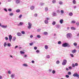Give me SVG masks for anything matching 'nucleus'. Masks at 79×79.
Here are the masks:
<instances>
[{"label":"nucleus","instance_id":"17","mask_svg":"<svg viewBox=\"0 0 79 79\" xmlns=\"http://www.w3.org/2000/svg\"><path fill=\"white\" fill-rule=\"evenodd\" d=\"M71 23H72V24H74V23H76V21L75 20L72 21L71 22Z\"/></svg>","mask_w":79,"mask_h":79},{"label":"nucleus","instance_id":"25","mask_svg":"<svg viewBox=\"0 0 79 79\" xmlns=\"http://www.w3.org/2000/svg\"><path fill=\"white\" fill-rule=\"evenodd\" d=\"M77 43H73V45H74V46H77Z\"/></svg>","mask_w":79,"mask_h":79},{"label":"nucleus","instance_id":"34","mask_svg":"<svg viewBox=\"0 0 79 79\" xmlns=\"http://www.w3.org/2000/svg\"><path fill=\"white\" fill-rule=\"evenodd\" d=\"M22 15H20L19 16V18H21V17H22Z\"/></svg>","mask_w":79,"mask_h":79},{"label":"nucleus","instance_id":"35","mask_svg":"<svg viewBox=\"0 0 79 79\" xmlns=\"http://www.w3.org/2000/svg\"><path fill=\"white\" fill-rule=\"evenodd\" d=\"M21 33L22 34H25V32H24V31H22Z\"/></svg>","mask_w":79,"mask_h":79},{"label":"nucleus","instance_id":"26","mask_svg":"<svg viewBox=\"0 0 79 79\" xmlns=\"http://www.w3.org/2000/svg\"><path fill=\"white\" fill-rule=\"evenodd\" d=\"M37 38H40L41 37V36H40V35H38L37 36Z\"/></svg>","mask_w":79,"mask_h":79},{"label":"nucleus","instance_id":"48","mask_svg":"<svg viewBox=\"0 0 79 79\" xmlns=\"http://www.w3.org/2000/svg\"><path fill=\"white\" fill-rule=\"evenodd\" d=\"M5 39H6V40H8V37H5Z\"/></svg>","mask_w":79,"mask_h":79},{"label":"nucleus","instance_id":"14","mask_svg":"<svg viewBox=\"0 0 79 79\" xmlns=\"http://www.w3.org/2000/svg\"><path fill=\"white\" fill-rule=\"evenodd\" d=\"M73 4H76V0H73Z\"/></svg>","mask_w":79,"mask_h":79},{"label":"nucleus","instance_id":"56","mask_svg":"<svg viewBox=\"0 0 79 79\" xmlns=\"http://www.w3.org/2000/svg\"><path fill=\"white\" fill-rule=\"evenodd\" d=\"M8 73L9 74H11V71H9Z\"/></svg>","mask_w":79,"mask_h":79},{"label":"nucleus","instance_id":"57","mask_svg":"<svg viewBox=\"0 0 79 79\" xmlns=\"http://www.w3.org/2000/svg\"><path fill=\"white\" fill-rule=\"evenodd\" d=\"M31 63H35V62L34 60H32L31 61Z\"/></svg>","mask_w":79,"mask_h":79},{"label":"nucleus","instance_id":"10","mask_svg":"<svg viewBox=\"0 0 79 79\" xmlns=\"http://www.w3.org/2000/svg\"><path fill=\"white\" fill-rule=\"evenodd\" d=\"M60 24H63V19H60Z\"/></svg>","mask_w":79,"mask_h":79},{"label":"nucleus","instance_id":"52","mask_svg":"<svg viewBox=\"0 0 79 79\" xmlns=\"http://www.w3.org/2000/svg\"><path fill=\"white\" fill-rule=\"evenodd\" d=\"M34 16H35V17H37V14H35V15H34Z\"/></svg>","mask_w":79,"mask_h":79},{"label":"nucleus","instance_id":"45","mask_svg":"<svg viewBox=\"0 0 79 79\" xmlns=\"http://www.w3.org/2000/svg\"><path fill=\"white\" fill-rule=\"evenodd\" d=\"M10 16H13V13H10Z\"/></svg>","mask_w":79,"mask_h":79},{"label":"nucleus","instance_id":"47","mask_svg":"<svg viewBox=\"0 0 79 79\" xmlns=\"http://www.w3.org/2000/svg\"><path fill=\"white\" fill-rule=\"evenodd\" d=\"M16 11L17 13H19V12H20V10H16Z\"/></svg>","mask_w":79,"mask_h":79},{"label":"nucleus","instance_id":"15","mask_svg":"<svg viewBox=\"0 0 79 79\" xmlns=\"http://www.w3.org/2000/svg\"><path fill=\"white\" fill-rule=\"evenodd\" d=\"M44 3H42V2H41L40 3V6H43L44 5Z\"/></svg>","mask_w":79,"mask_h":79},{"label":"nucleus","instance_id":"49","mask_svg":"<svg viewBox=\"0 0 79 79\" xmlns=\"http://www.w3.org/2000/svg\"><path fill=\"white\" fill-rule=\"evenodd\" d=\"M39 52H40V51L39 50H36V53H39Z\"/></svg>","mask_w":79,"mask_h":79},{"label":"nucleus","instance_id":"11","mask_svg":"<svg viewBox=\"0 0 79 79\" xmlns=\"http://www.w3.org/2000/svg\"><path fill=\"white\" fill-rule=\"evenodd\" d=\"M1 27L3 28H6L7 27V26L1 25Z\"/></svg>","mask_w":79,"mask_h":79},{"label":"nucleus","instance_id":"31","mask_svg":"<svg viewBox=\"0 0 79 79\" xmlns=\"http://www.w3.org/2000/svg\"><path fill=\"white\" fill-rule=\"evenodd\" d=\"M56 63L57 64H59V63H60V61H59V60L57 61L56 62Z\"/></svg>","mask_w":79,"mask_h":79},{"label":"nucleus","instance_id":"54","mask_svg":"<svg viewBox=\"0 0 79 79\" xmlns=\"http://www.w3.org/2000/svg\"><path fill=\"white\" fill-rule=\"evenodd\" d=\"M72 66L73 67H75V65L74 64H72Z\"/></svg>","mask_w":79,"mask_h":79},{"label":"nucleus","instance_id":"53","mask_svg":"<svg viewBox=\"0 0 79 79\" xmlns=\"http://www.w3.org/2000/svg\"><path fill=\"white\" fill-rule=\"evenodd\" d=\"M30 37L31 38H32V37H33V36L32 35H31L30 36Z\"/></svg>","mask_w":79,"mask_h":79},{"label":"nucleus","instance_id":"20","mask_svg":"<svg viewBox=\"0 0 79 79\" xmlns=\"http://www.w3.org/2000/svg\"><path fill=\"white\" fill-rule=\"evenodd\" d=\"M14 76H15V75L11 74V75L10 77H11L12 78H14Z\"/></svg>","mask_w":79,"mask_h":79},{"label":"nucleus","instance_id":"23","mask_svg":"<svg viewBox=\"0 0 79 79\" xmlns=\"http://www.w3.org/2000/svg\"><path fill=\"white\" fill-rule=\"evenodd\" d=\"M56 24V22L55 21H53L52 23L53 25H55Z\"/></svg>","mask_w":79,"mask_h":79},{"label":"nucleus","instance_id":"6","mask_svg":"<svg viewBox=\"0 0 79 79\" xmlns=\"http://www.w3.org/2000/svg\"><path fill=\"white\" fill-rule=\"evenodd\" d=\"M13 37L11 36V35H10L9 36V39L10 42H11V39H12Z\"/></svg>","mask_w":79,"mask_h":79},{"label":"nucleus","instance_id":"55","mask_svg":"<svg viewBox=\"0 0 79 79\" xmlns=\"http://www.w3.org/2000/svg\"><path fill=\"white\" fill-rule=\"evenodd\" d=\"M47 58H50V56L48 55L47 56Z\"/></svg>","mask_w":79,"mask_h":79},{"label":"nucleus","instance_id":"33","mask_svg":"<svg viewBox=\"0 0 79 79\" xmlns=\"http://www.w3.org/2000/svg\"><path fill=\"white\" fill-rule=\"evenodd\" d=\"M76 24L77 25V26H79V22H77L76 23Z\"/></svg>","mask_w":79,"mask_h":79},{"label":"nucleus","instance_id":"24","mask_svg":"<svg viewBox=\"0 0 79 79\" xmlns=\"http://www.w3.org/2000/svg\"><path fill=\"white\" fill-rule=\"evenodd\" d=\"M73 13L71 12L69 13V15L70 16H73Z\"/></svg>","mask_w":79,"mask_h":79},{"label":"nucleus","instance_id":"51","mask_svg":"<svg viewBox=\"0 0 79 79\" xmlns=\"http://www.w3.org/2000/svg\"><path fill=\"white\" fill-rule=\"evenodd\" d=\"M61 13H62V14L64 13V11H63V10H61Z\"/></svg>","mask_w":79,"mask_h":79},{"label":"nucleus","instance_id":"59","mask_svg":"<svg viewBox=\"0 0 79 79\" xmlns=\"http://www.w3.org/2000/svg\"><path fill=\"white\" fill-rule=\"evenodd\" d=\"M18 46H16L15 47V49H16V48H18Z\"/></svg>","mask_w":79,"mask_h":79},{"label":"nucleus","instance_id":"32","mask_svg":"<svg viewBox=\"0 0 79 79\" xmlns=\"http://www.w3.org/2000/svg\"><path fill=\"white\" fill-rule=\"evenodd\" d=\"M7 45L8 46V47H10L11 44H10V43H8L7 44Z\"/></svg>","mask_w":79,"mask_h":79},{"label":"nucleus","instance_id":"50","mask_svg":"<svg viewBox=\"0 0 79 79\" xmlns=\"http://www.w3.org/2000/svg\"><path fill=\"white\" fill-rule=\"evenodd\" d=\"M29 44L30 45L32 46V45H33V43H30Z\"/></svg>","mask_w":79,"mask_h":79},{"label":"nucleus","instance_id":"43","mask_svg":"<svg viewBox=\"0 0 79 79\" xmlns=\"http://www.w3.org/2000/svg\"><path fill=\"white\" fill-rule=\"evenodd\" d=\"M20 25H23V23L22 22H20L19 23Z\"/></svg>","mask_w":79,"mask_h":79},{"label":"nucleus","instance_id":"62","mask_svg":"<svg viewBox=\"0 0 79 79\" xmlns=\"http://www.w3.org/2000/svg\"><path fill=\"white\" fill-rule=\"evenodd\" d=\"M27 55H25L24 56V57H27Z\"/></svg>","mask_w":79,"mask_h":79},{"label":"nucleus","instance_id":"5","mask_svg":"<svg viewBox=\"0 0 79 79\" xmlns=\"http://www.w3.org/2000/svg\"><path fill=\"white\" fill-rule=\"evenodd\" d=\"M71 34L70 33H68L67 34V37L68 39L70 38L71 37Z\"/></svg>","mask_w":79,"mask_h":79},{"label":"nucleus","instance_id":"28","mask_svg":"<svg viewBox=\"0 0 79 79\" xmlns=\"http://www.w3.org/2000/svg\"><path fill=\"white\" fill-rule=\"evenodd\" d=\"M75 66H78V63H75Z\"/></svg>","mask_w":79,"mask_h":79},{"label":"nucleus","instance_id":"19","mask_svg":"<svg viewBox=\"0 0 79 79\" xmlns=\"http://www.w3.org/2000/svg\"><path fill=\"white\" fill-rule=\"evenodd\" d=\"M44 35H47V34H48V33L47 32H45L44 33Z\"/></svg>","mask_w":79,"mask_h":79},{"label":"nucleus","instance_id":"38","mask_svg":"<svg viewBox=\"0 0 79 79\" xmlns=\"http://www.w3.org/2000/svg\"><path fill=\"white\" fill-rule=\"evenodd\" d=\"M16 40V38L15 37H14L13 39H12V40L13 41L15 40Z\"/></svg>","mask_w":79,"mask_h":79},{"label":"nucleus","instance_id":"36","mask_svg":"<svg viewBox=\"0 0 79 79\" xmlns=\"http://www.w3.org/2000/svg\"><path fill=\"white\" fill-rule=\"evenodd\" d=\"M65 77L67 78H68L69 77V76L68 75H66L65 76Z\"/></svg>","mask_w":79,"mask_h":79},{"label":"nucleus","instance_id":"46","mask_svg":"<svg viewBox=\"0 0 79 79\" xmlns=\"http://www.w3.org/2000/svg\"><path fill=\"white\" fill-rule=\"evenodd\" d=\"M40 31H41L40 29H38L37 30V32H40Z\"/></svg>","mask_w":79,"mask_h":79},{"label":"nucleus","instance_id":"40","mask_svg":"<svg viewBox=\"0 0 79 79\" xmlns=\"http://www.w3.org/2000/svg\"><path fill=\"white\" fill-rule=\"evenodd\" d=\"M45 10H48V8L47 7H46L45 8Z\"/></svg>","mask_w":79,"mask_h":79},{"label":"nucleus","instance_id":"12","mask_svg":"<svg viewBox=\"0 0 79 79\" xmlns=\"http://www.w3.org/2000/svg\"><path fill=\"white\" fill-rule=\"evenodd\" d=\"M45 48L46 49H48V45H45Z\"/></svg>","mask_w":79,"mask_h":79},{"label":"nucleus","instance_id":"18","mask_svg":"<svg viewBox=\"0 0 79 79\" xmlns=\"http://www.w3.org/2000/svg\"><path fill=\"white\" fill-rule=\"evenodd\" d=\"M56 0H53L52 1V3H56Z\"/></svg>","mask_w":79,"mask_h":79},{"label":"nucleus","instance_id":"39","mask_svg":"<svg viewBox=\"0 0 79 79\" xmlns=\"http://www.w3.org/2000/svg\"><path fill=\"white\" fill-rule=\"evenodd\" d=\"M34 50H37V47H34Z\"/></svg>","mask_w":79,"mask_h":79},{"label":"nucleus","instance_id":"2","mask_svg":"<svg viewBox=\"0 0 79 79\" xmlns=\"http://www.w3.org/2000/svg\"><path fill=\"white\" fill-rule=\"evenodd\" d=\"M73 76L74 77H78L79 78V74H77V73H75L73 75Z\"/></svg>","mask_w":79,"mask_h":79},{"label":"nucleus","instance_id":"13","mask_svg":"<svg viewBox=\"0 0 79 79\" xmlns=\"http://www.w3.org/2000/svg\"><path fill=\"white\" fill-rule=\"evenodd\" d=\"M76 49H74V50H72V53H76Z\"/></svg>","mask_w":79,"mask_h":79},{"label":"nucleus","instance_id":"16","mask_svg":"<svg viewBox=\"0 0 79 79\" xmlns=\"http://www.w3.org/2000/svg\"><path fill=\"white\" fill-rule=\"evenodd\" d=\"M71 29L72 30H76V28L73 27H71Z\"/></svg>","mask_w":79,"mask_h":79},{"label":"nucleus","instance_id":"30","mask_svg":"<svg viewBox=\"0 0 79 79\" xmlns=\"http://www.w3.org/2000/svg\"><path fill=\"white\" fill-rule=\"evenodd\" d=\"M68 75H71V73L70 72H68Z\"/></svg>","mask_w":79,"mask_h":79},{"label":"nucleus","instance_id":"63","mask_svg":"<svg viewBox=\"0 0 79 79\" xmlns=\"http://www.w3.org/2000/svg\"><path fill=\"white\" fill-rule=\"evenodd\" d=\"M49 72H51V71H52V70L51 69H49Z\"/></svg>","mask_w":79,"mask_h":79},{"label":"nucleus","instance_id":"21","mask_svg":"<svg viewBox=\"0 0 79 79\" xmlns=\"http://www.w3.org/2000/svg\"><path fill=\"white\" fill-rule=\"evenodd\" d=\"M20 53L21 54H24V53H25V52H23L22 51H20Z\"/></svg>","mask_w":79,"mask_h":79},{"label":"nucleus","instance_id":"3","mask_svg":"<svg viewBox=\"0 0 79 79\" xmlns=\"http://www.w3.org/2000/svg\"><path fill=\"white\" fill-rule=\"evenodd\" d=\"M67 63V60H66L64 59L63 60V62L62 63V65H63L64 66V65H65L66 64V63Z\"/></svg>","mask_w":79,"mask_h":79},{"label":"nucleus","instance_id":"9","mask_svg":"<svg viewBox=\"0 0 79 79\" xmlns=\"http://www.w3.org/2000/svg\"><path fill=\"white\" fill-rule=\"evenodd\" d=\"M34 6H31L30 8L31 9V10H33L34 9Z\"/></svg>","mask_w":79,"mask_h":79},{"label":"nucleus","instance_id":"1","mask_svg":"<svg viewBox=\"0 0 79 79\" xmlns=\"http://www.w3.org/2000/svg\"><path fill=\"white\" fill-rule=\"evenodd\" d=\"M62 46L64 47H70L69 44V43H65L62 44Z\"/></svg>","mask_w":79,"mask_h":79},{"label":"nucleus","instance_id":"7","mask_svg":"<svg viewBox=\"0 0 79 79\" xmlns=\"http://www.w3.org/2000/svg\"><path fill=\"white\" fill-rule=\"evenodd\" d=\"M15 2L17 4L20 3V0H15Z\"/></svg>","mask_w":79,"mask_h":79},{"label":"nucleus","instance_id":"29","mask_svg":"<svg viewBox=\"0 0 79 79\" xmlns=\"http://www.w3.org/2000/svg\"><path fill=\"white\" fill-rule=\"evenodd\" d=\"M59 4L60 5H62L63 4V2L60 1L59 2Z\"/></svg>","mask_w":79,"mask_h":79},{"label":"nucleus","instance_id":"58","mask_svg":"<svg viewBox=\"0 0 79 79\" xmlns=\"http://www.w3.org/2000/svg\"><path fill=\"white\" fill-rule=\"evenodd\" d=\"M66 70H67V71H68V70H69V69L68 68H66Z\"/></svg>","mask_w":79,"mask_h":79},{"label":"nucleus","instance_id":"42","mask_svg":"<svg viewBox=\"0 0 79 79\" xmlns=\"http://www.w3.org/2000/svg\"><path fill=\"white\" fill-rule=\"evenodd\" d=\"M70 55L71 56V57H73L74 56V55H73V54H70Z\"/></svg>","mask_w":79,"mask_h":79},{"label":"nucleus","instance_id":"4","mask_svg":"<svg viewBox=\"0 0 79 79\" xmlns=\"http://www.w3.org/2000/svg\"><path fill=\"white\" fill-rule=\"evenodd\" d=\"M28 28L29 29H31V27H32V24H31L30 22H28Z\"/></svg>","mask_w":79,"mask_h":79},{"label":"nucleus","instance_id":"41","mask_svg":"<svg viewBox=\"0 0 79 79\" xmlns=\"http://www.w3.org/2000/svg\"><path fill=\"white\" fill-rule=\"evenodd\" d=\"M23 65L24 66H27V65L26 64H24Z\"/></svg>","mask_w":79,"mask_h":79},{"label":"nucleus","instance_id":"8","mask_svg":"<svg viewBox=\"0 0 79 79\" xmlns=\"http://www.w3.org/2000/svg\"><path fill=\"white\" fill-rule=\"evenodd\" d=\"M17 35H18V36H21V35H22L21 33L20 32L17 33Z\"/></svg>","mask_w":79,"mask_h":79},{"label":"nucleus","instance_id":"27","mask_svg":"<svg viewBox=\"0 0 79 79\" xmlns=\"http://www.w3.org/2000/svg\"><path fill=\"white\" fill-rule=\"evenodd\" d=\"M6 42H5L4 43V47H6Z\"/></svg>","mask_w":79,"mask_h":79},{"label":"nucleus","instance_id":"37","mask_svg":"<svg viewBox=\"0 0 79 79\" xmlns=\"http://www.w3.org/2000/svg\"><path fill=\"white\" fill-rule=\"evenodd\" d=\"M52 73L53 74H55V71L54 70H53V71H52Z\"/></svg>","mask_w":79,"mask_h":79},{"label":"nucleus","instance_id":"22","mask_svg":"<svg viewBox=\"0 0 79 79\" xmlns=\"http://www.w3.org/2000/svg\"><path fill=\"white\" fill-rule=\"evenodd\" d=\"M44 23L45 24H48V21L47 20H45L44 21Z\"/></svg>","mask_w":79,"mask_h":79},{"label":"nucleus","instance_id":"44","mask_svg":"<svg viewBox=\"0 0 79 79\" xmlns=\"http://www.w3.org/2000/svg\"><path fill=\"white\" fill-rule=\"evenodd\" d=\"M61 41H59L58 42V44H59L60 45V44H61Z\"/></svg>","mask_w":79,"mask_h":79},{"label":"nucleus","instance_id":"60","mask_svg":"<svg viewBox=\"0 0 79 79\" xmlns=\"http://www.w3.org/2000/svg\"><path fill=\"white\" fill-rule=\"evenodd\" d=\"M2 79V77L1 76H0V79Z\"/></svg>","mask_w":79,"mask_h":79},{"label":"nucleus","instance_id":"61","mask_svg":"<svg viewBox=\"0 0 79 79\" xmlns=\"http://www.w3.org/2000/svg\"><path fill=\"white\" fill-rule=\"evenodd\" d=\"M12 0H8V2H11V1Z\"/></svg>","mask_w":79,"mask_h":79},{"label":"nucleus","instance_id":"64","mask_svg":"<svg viewBox=\"0 0 79 79\" xmlns=\"http://www.w3.org/2000/svg\"><path fill=\"white\" fill-rule=\"evenodd\" d=\"M4 10H7L6 9V8H4Z\"/></svg>","mask_w":79,"mask_h":79}]
</instances>
